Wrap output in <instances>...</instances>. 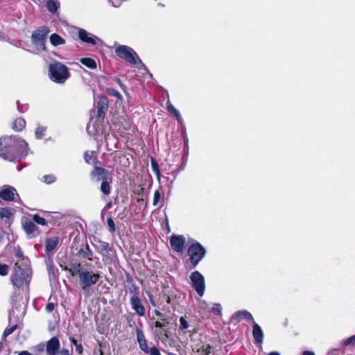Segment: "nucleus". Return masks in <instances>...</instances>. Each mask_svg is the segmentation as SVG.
I'll return each instance as SVG.
<instances>
[{
    "label": "nucleus",
    "instance_id": "nucleus-42",
    "mask_svg": "<svg viewBox=\"0 0 355 355\" xmlns=\"http://www.w3.org/2000/svg\"><path fill=\"white\" fill-rule=\"evenodd\" d=\"M28 109V105L26 103L21 104L17 101V110L19 112L24 113L26 112Z\"/></svg>",
    "mask_w": 355,
    "mask_h": 355
},
{
    "label": "nucleus",
    "instance_id": "nucleus-5",
    "mask_svg": "<svg viewBox=\"0 0 355 355\" xmlns=\"http://www.w3.org/2000/svg\"><path fill=\"white\" fill-rule=\"evenodd\" d=\"M114 52L119 58L131 64H137V61L141 62L136 52L132 48L126 45H119L116 46Z\"/></svg>",
    "mask_w": 355,
    "mask_h": 355
},
{
    "label": "nucleus",
    "instance_id": "nucleus-16",
    "mask_svg": "<svg viewBox=\"0 0 355 355\" xmlns=\"http://www.w3.org/2000/svg\"><path fill=\"white\" fill-rule=\"evenodd\" d=\"M252 324V335L256 344H262L263 340V332L261 327L255 322L253 321Z\"/></svg>",
    "mask_w": 355,
    "mask_h": 355
},
{
    "label": "nucleus",
    "instance_id": "nucleus-30",
    "mask_svg": "<svg viewBox=\"0 0 355 355\" xmlns=\"http://www.w3.org/2000/svg\"><path fill=\"white\" fill-rule=\"evenodd\" d=\"M110 248V245L108 243L105 242V241H98V245H97V250H98V252H99V254H101L103 251L109 250Z\"/></svg>",
    "mask_w": 355,
    "mask_h": 355
},
{
    "label": "nucleus",
    "instance_id": "nucleus-10",
    "mask_svg": "<svg viewBox=\"0 0 355 355\" xmlns=\"http://www.w3.org/2000/svg\"><path fill=\"white\" fill-rule=\"evenodd\" d=\"M130 303L132 310H134L138 315L141 317L145 315V307L142 304L137 293L132 295L130 299Z\"/></svg>",
    "mask_w": 355,
    "mask_h": 355
},
{
    "label": "nucleus",
    "instance_id": "nucleus-24",
    "mask_svg": "<svg viewBox=\"0 0 355 355\" xmlns=\"http://www.w3.org/2000/svg\"><path fill=\"white\" fill-rule=\"evenodd\" d=\"M112 182V178H109V179H107V180H103V181H102L101 182V191L106 195V196H108L110 194V192H111V187H110V183Z\"/></svg>",
    "mask_w": 355,
    "mask_h": 355
},
{
    "label": "nucleus",
    "instance_id": "nucleus-31",
    "mask_svg": "<svg viewBox=\"0 0 355 355\" xmlns=\"http://www.w3.org/2000/svg\"><path fill=\"white\" fill-rule=\"evenodd\" d=\"M45 132H46V128L44 127H42V126L37 127L35 132V137L38 139H42L44 137Z\"/></svg>",
    "mask_w": 355,
    "mask_h": 355
},
{
    "label": "nucleus",
    "instance_id": "nucleus-59",
    "mask_svg": "<svg viewBox=\"0 0 355 355\" xmlns=\"http://www.w3.org/2000/svg\"><path fill=\"white\" fill-rule=\"evenodd\" d=\"M110 3H112V5L114 7H116V8L119 7V5H120V4H119V3H115L114 1H111V0H110Z\"/></svg>",
    "mask_w": 355,
    "mask_h": 355
},
{
    "label": "nucleus",
    "instance_id": "nucleus-32",
    "mask_svg": "<svg viewBox=\"0 0 355 355\" xmlns=\"http://www.w3.org/2000/svg\"><path fill=\"white\" fill-rule=\"evenodd\" d=\"M33 222H35L39 225H45L46 224L45 218L37 215V214L33 215Z\"/></svg>",
    "mask_w": 355,
    "mask_h": 355
},
{
    "label": "nucleus",
    "instance_id": "nucleus-20",
    "mask_svg": "<svg viewBox=\"0 0 355 355\" xmlns=\"http://www.w3.org/2000/svg\"><path fill=\"white\" fill-rule=\"evenodd\" d=\"M59 242V239L57 236H54L46 239L45 250L47 254L52 252L57 247Z\"/></svg>",
    "mask_w": 355,
    "mask_h": 355
},
{
    "label": "nucleus",
    "instance_id": "nucleus-49",
    "mask_svg": "<svg viewBox=\"0 0 355 355\" xmlns=\"http://www.w3.org/2000/svg\"><path fill=\"white\" fill-rule=\"evenodd\" d=\"M36 350L38 352H42L46 350V345L44 343H41L35 347Z\"/></svg>",
    "mask_w": 355,
    "mask_h": 355
},
{
    "label": "nucleus",
    "instance_id": "nucleus-56",
    "mask_svg": "<svg viewBox=\"0 0 355 355\" xmlns=\"http://www.w3.org/2000/svg\"><path fill=\"white\" fill-rule=\"evenodd\" d=\"M155 327L157 328H163V325L161 324V322L159 321H156L155 322Z\"/></svg>",
    "mask_w": 355,
    "mask_h": 355
},
{
    "label": "nucleus",
    "instance_id": "nucleus-57",
    "mask_svg": "<svg viewBox=\"0 0 355 355\" xmlns=\"http://www.w3.org/2000/svg\"><path fill=\"white\" fill-rule=\"evenodd\" d=\"M303 355H315V354L311 351H305L304 352Z\"/></svg>",
    "mask_w": 355,
    "mask_h": 355
},
{
    "label": "nucleus",
    "instance_id": "nucleus-62",
    "mask_svg": "<svg viewBox=\"0 0 355 355\" xmlns=\"http://www.w3.org/2000/svg\"><path fill=\"white\" fill-rule=\"evenodd\" d=\"M62 355H69V352L67 350H63L62 352Z\"/></svg>",
    "mask_w": 355,
    "mask_h": 355
},
{
    "label": "nucleus",
    "instance_id": "nucleus-34",
    "mask_svg": "<svg viewBox=\"0 0 355 355\" xmlns=\"http://www.w3.org/2000/svg\"><path fill=\"white\" fill-rule=\"evenodd\" d=\"M56 178L53 175H45L43 176V182L46 184H52L55 182Z\"/></svg>",
    "mask_w": 355,
    "mask_h": 355
},
{
    "label": "nucleus",
    "instance_id": "nucleus-44",
    "mask_svg": "<svg viewBox=\"0 0 355 355\" xmlns=\"http://www.w3.org/2000/svg\"><path fill=\"white\" fill-rule=\"evenodd\" d=\"M160 200V193L159 191L157 189L154 192L153 195V205L154 206L157 205Z\"/></svg>",
    "mask_w": 355,
    "mask_h": 355
},
{
    "label": "nucleus",
    "instance_id": "nucleus-12",
    "mask_svg": "<svg viewBox=\"0 0 355 355\" xmlns=\"http://www.w3.org/2000/svg\"><path fill=\"white\" fill-rule=\"evenodd\" d=\"M76 29L78 31L79 39L83 42L95 45L96 44V41L98 40L97 37L88 33L85 29L80 28H76Z\"/></svg>",
    "mask_w": 355,
    "mask_h": 355
},
{
    "label": "nucleus",
    "instance_id": "nucleus-26",
    "mask_svg": "<svg viewBox=\"0 0 355 355\" xmlns=\"http://www.w3.org/2000/svg\"><path fill=\"white\" fill-rule=\"evenodd\" d=\"M80 62L87 67L91 69L96 68V63L95 60L90 58H83L80 60Z\"/></svg>",
    "mask_w": 355,
    "mask_h": 355
},
{
    "label": "nucleus",
    "instance_id": "nucleus-60",
    "mask_svg": "<svg viewBox=\"0 0 355 355\" xmlns=\"http://www.w3.org/2000/svg\"><path fill=\"white\" fill-rule=\"evenodd\" d=\"M269 355H280V354L278 352H272Z\"/></svg>",
    "mask_w": 355,
    "mask_h": 355
},
{
    "label": "nucleus",
    "instance_id": "nucleus-33",
    "mask_svg": "<svg viewBox=\"0 0 355 355\" xmlns=\"http://www.w3.org/2000/svg\"><path fill=\"white\" fill-rule=\"evenodd\" d=\"M11 216V212L8 209L3 208L0 209V218L1 219H8Z\"/></svg>",
    "mask_w": 355,
    "mask_h": 355
},
{
    "label": "nucleus",
    "instance_id": "nucleus-38",
    "mask_svg": "<svg viewBox=\"0 0 355 355\" xmlns=\"http://www.w3.org/2000/svg\"><path fill=\"white\" fill-rule=\"evenodd\" d=\"M9 271V266L6 264L0 263V275L6 276L8 275Z\"/></svg>",
    "mask_w": 355,
    "mask_h": 355
},
{
    "label": "nucleus",
    "instance_id": "nucleus-52",
    "mask_svg": "<svg viewBox=\"0 0 355 355\" xmlns=\"http://www.w3.org/2000/svg\"><path fill=\"white\" fill-rule=\"evenodd\" d=\"M83 348L81 345H76V352L78 354H81L83 352Z\"/></svg>",
    "mask_w": 355,
    "mask_h": 355
},
{
    "label": "nucleus",
    "instance_id": "nucleus-15",
    "mask_svg": "<svg viewBox=\"0 0 355 355\" xmlns=\"http://www.w3.org/2000/svg\"><path fill=\"white\" fill-rule=\"evenodd\" d=\"M60 348V341L57 337L51 338L46 344V351L49 355L58 354Z\"/></svg>",
    "mask_w": 355,
    "mask_h": 355
},
{
    "label": "nucleus",
    "instance_id": "nucleus-35",
    "mask_svg": "<svg viewBox=\"0 0 355 355\" xmlns=\"http://www.w3.org/2000/svg\"><path fill=\"white\" fill-rule=\"evenodd\" d=\"M211 311L214 314L216 315H220L222 313L221 305L218 303L214 304V306L211 309Z\"/></svg>",
    "mask_w": 355,
    "mask_h": 355
},
{
    "label": "nucleus",
    "instance_id": "nucleus-43",
    "mask_svg": "<svg viewBox=\"0 0 355 355\" xmlns=\"http://www.w3.org/2000/svg\"><path fill=\"white\" fill-rule=\"evenodd\" d=\"M107 226L110 232H115V224L114 220L111 218H108L107 220Z\"/></svg>",
    "mask_w": 355,
    "mask_h": 355
},
{
    "label": "nucleus",
    "instance_id": "nucleus-39",
    "mask_svg": "<svg viewBox=\"0 0 355 355\" xmlns=\"http://www.w3.org/2000/svg\"><path fill=\"white\" fill-rule=\"evenodd\" d=\"M16 328L17 324H14L12 327H7L3 331V336L6 338L8 336L10 335L11 334H12V332L15 330Z\"/></svg>",
    "mask_w": 355,
    "mask_h": 355
},
{
    "label": "nucleus",
    "instance_id": "nucleus-3",
    "mask_svg": "<svg viewBox=\"0 0 355 355\" xmlns=\"http://www.w3.org/2000/svg\"><path fill=\"white\" fill-rule=\"evenodd\" d=\"M75 273L78 276L81 288L87 293L89 288L96 284L100 279V272L98 270H88L80 264L74 267Z\"/></svg>",
    "mask_w": 355,
    "mask_h": 355
},
{
    "label": "nucleus",
    "instance_id": "nucleus-4",
    "mask_svg": "<svg viewBox=\"0 0 355 355\" xmlns=\"http://www.w3.org/2000/svg\"><path fill=\"white\" fill-rule=\"evenodd\" d=\"M49 78L56 83L63 84L70 77L69 68L58 61H53L49 65Z\"/></svg>",
    "mask_w": 355,
    "mask_h": 355
},
{
    "label": "nucleus",
    "instance_id": "nucleus-48",
    "mask_svg": "<svg viewBox=\"0 0 355 355\" xmlns=\"http://www.w3.org/2000/svg\"><path fill=\"white\" fill-rule=\"evenodd\" d=\"M148 354H149L150 355H160L159 351L155 346H153L150 349L148 348Z\"/></svg>",
    "mask_w": 355,
    "mask_h": 355
},
{
    "label": "nucleus",
    "instance_id": "nucleus-2",
    "mask_svg": "<svg viewBox=\"0 0 355 355\" xmlns=\"http://www.w3.org/2000/svg\"><path fill=\"white\" fill-rule=\"evenodd\" d=\"M31 275V270L29 260L16 262L13 267V272L11 275V282L13 286L21 288L29 283Z\"/></svg>",
    "mask_w": 355,
    "mask_h": 355
},
{
    "label": "nucleus",
    "instance_id": "nucleus-46",
    "mask_svg": "<svg viewBox=\"0 0 355 355\" xmlns=\"http://www.w3.org/2000/svg\"><path fill=\"white\" fill-rule=\"evenodd\" d=\"M151 166L153 168V171L157 175H159V170L157 163L155 162L154 159H151Z\"/></svg>",
    "mask_w": 355,
    "mask_h": 355
},
{
    "label": "nucleus",
    "instance_id": "nucleus-18",
    "mask_svg": "<svg viewBox=\"0 0 355 355\" xmlns=\"http://www.w3.org/2000/svg\"><path fill=\"white\" fill-rule=\"evenodd\" d=\"M232 319L237 322H240L241 320L245 319V320L251 323L253 321H254L253 316L248 311H239L236 312L232 315Z\"/></svg>",
    "mask_w": 355,
    "mask_h": 355
},
{
    "label": "nucleus",
    "instance_id": "nucleus-58",
    "mask_svg": "<svg viewBox=\"0 0 355 355\" xmlns=\"http://www.w3.org/2000/svg\"><path fill=\"white\" fill-rule=\"evenodd\" d=\"M19 355H31L28 352L23 351Z\"/></svg>",
    "mask_w": 355,
    "mask_h": 355
},
{
    "label": "nucleus",
    "instance_id": "nucleus-21",
    "mask_svg": "<svg viewBox=\"0 0 355 355\" xmlns=\"http://www.w3.org/2000/svg\"><path fill=\"white\" fill-rule=\"evenodd\" d=\"M23 228L26 233L31 236H35V232L37 230V227L33 221L27 220L23 224Z\"/></svg>",
    "mask_w": 355,
    "mask_h": 355
},
{
    "label": "nucleus",
    "instance_id": "nucleus-50",
    "mask_svg": "<svg viewBox=\"0 0 355 355\" xmlns=\"http://www.w3.org/2000/svg\"><path fill=\"white\" fill-rule=\"evenodd\" d=\"M55 309V304L53 302H49L46 306V310L48 312H52Z\"/></svg>",
    "mask_w": 355,
    "mask_h": 355
},
{
    "label": "nucleus",
    "instance_id": "nucleus-29",
    "mask_svg": "<svg viewBox=\"0 0 355 355\" xmlns=\"http://www.w3.org/2000/svg\"><path fill=\"white\" fill-rule=\"evenodd\" d=\"M167 110L169 112H171V114H173V115H175V116L176 117L177 120L178 121H181L182 120V116L180 114V112H178V110H176L174 106L171 104V103H168L167 105Z\"/></svg>",
    "mask_w": 355,
    "mask_h": 355
},
{
    "label": "nucleus",
    "instance_id": "nucleus-53",
    "mask_svg": "<svg viewBox=\"0 0 355 355\" xmlns=\"http://www.w3.org/2000/svg\"><path fill=\"white\" fill-rule=\"evenodd\" d=\"M148 295L149 297V300H150V302L152 304V306H155L156 304H155V301L153 299L152 295L151 294H148Z\"/></svg>",
    "mask_w": 355,
    "mask_h": 355
},
{
    "label": "nucleus",
    "instance_id": "nucleus-17",
    "mask_svg": "<svg viewBox=\"0 0 355 355\" xmlns=\"http://www.w3.org/2000/svg\"><path fill=\"white\" fill-rule=\"evenodd\" d=\"M41 3H45V6L47 10L52 15L58 13V10L60 6L58 0H37Z\"/></svg>",
    "mask_w": 355,
    "mask_h": 355
},
{
    "label": "nucleus",
    "instance_id": "nucleus-19",
    "mask_svg": "<svg viewBox=\"0 0 355 355\" xmlns=\"http://www.w3.org/2000/svg\"><path fill=\"white\" fill-rule=\"evenodd\" d=\"M87 131L88 134L97 137L99 135L103 134V130L101 128V125L98 123L94 122L92 123L91 122L87 124Z\"/></svg>",
    "mask_w": 355,
    "mask_h": 355
},
{
    "label": "nucleus",
    "instance_id": "nucleus-25",
    "mask_svg": "<svg viewBox=\"0 0 355 355\" xmlns=\"http://www.w3.org/2000/svg\"><path fill=\"white\" fill-rule=\"evenodd\" d=\"M26 126V121L23 118H17L12 123V128L16 131H21Z\"/></svg>",
    "mask_w": 355,
    "mask_h": 355
},
{
    "label": "nucleus",
    "instance_id": "nucleus-45",
    "mask_svg": "<svg viewBox=\"0 0 355 355\" xmlns=\"http://www.w3.org/2000/svg\"><path fill=\"white\" fill-rule=\"evenodd\" d=\"M16 256L17 258H19V260H17V262H21L24 260H28L27 258L24 257L23 252L19 248H18L17 250Z\"/></svg>",
    "mask_w": 355,
    "mask_h": 355
},
{
    "label": "nucleus",
    "instance_id": "nucleus-22",
    "mask_svg": "<svg viewBox=\"0 0 355 355\" xmlns=\"http://www.w3.org/2000/svg\"><path fill=\"white\" fill-rule=\"evenodd\" d=\"M49 40L51 44L54 46L65 44V40L57 33L51 34L49 37Z\"/></svg>",
    "mask_w": 355,
    "mask_h": 355
},
{
    "label": "nucleus",
    "instance_id": "nucleus-9",
    "mask_svg": "<svg viewBox=\"0 0 355 355\" xmlns=\"http://www.w3.org/2000/svg\"><path fill=\"white\" fill-rule=\"evenodd\" d=\"M170 244L174 251L182 253L185 249L186 239L183 235L173 234L170 238Z\"/></svg>",
    "mask_w": 355,
    "mask_h": 355
},
{
    "label": "nucleus",
    "instance_id": "nucleus-63",
    "mask_svg": "<svg viewBox=\"0 0 355 355\" xmlns=\"http://www.w3.org/2000/svg\"><path fill=\"white\" fill-rule=\"evenodd\" d=\"M71 341L73 344H74L76 346L78 345H77V341L74 339V338H72L71 339Z\"/></svg>",
    "mask_w": 355,
    "mask_h": 355
},
{
    "label": "nucleus",
    "instance_id": "nucleus-54",
    "mask_svg": "<svg viewBox=\"0 0 355 355\" xmlns=\"http://www.w3.org/2000/svg\"><path fill=\"white\" fill-rule=\"evenodd\" d=\"M154 312H155V314L157 316L159 317L161 319H162V318H163L164 315H163V314H162L159 311H158V310H155V311H154Z\"/></svg>",
    "mask_w": 355,
    "mask_h": 355
},
{
    "label": "nucleus",
    "instance_id": "nucleus-40",
    "mask_svg": "<svg viewBox=\"0 0 355 355\" xmlns=\"http://www.w3.org/2000/svg\"><path fill=\"white\" fill-rule=\"evenodd\" d=\"M136 333H137V341L139 343V341H142L146 339L145 336L144 334V332L141 329L137 328L136 329Z\"/></svg>",
    "mask_w": 355,
    "mask_h": 355
},
{
    "label": "nucleus",
    "instance_id": "nucleus-55",
    "mask_svg": "<svg viewBox=\"0 0 355 355\" xmlns=\"http://www.w3.org/2000/svg\"><path fill=\"white\" fill-rule=\"evenodd\" d=\"M161 320H162V322H161V324L163 325V327H165L168 324V322L166 321L165 318H163Z\"/></svg>",
    "mask_w": 355,
    "mask_h": 355
},
{
    "label": "nucleus",
    "instance_id": "nucleus-11",
    "mask_svg": "<svg viewBox=\"0 0 355 355\" xmlns=\"http://www.w3.org/2000/svg\"><path fill=\"white\" fill-rule=\"evenodd\" d=\"M19 197L16 189L8 185H5L0 191V198L6 201H12L15 200V196Z\"/></svg>",
    "mask_w": 355,
    "mask_h": 355
},
{
    "label": "nucleus",
    "instance_id": "nucleus-8",
    "mask_svg": "<svg viewBox=\"0 0 355 355\" xmlns=\"http://www.w3.org/2000/svg\"><path fill=\"white\" fill-rule=\"evenodd\" d=\"M191 284L199 296L202 297L205 291V283L203 275L198 271L191 272L190 276Z\"/></svg>",
    "mask_w": 355,
    "mask_h": 355
},
{
    "label": "nucleus",
    "instance_id": "nucleus-1",
    "mask_svg": "<svg viewBox=\"0 0 355 355\" xmlns=\"http://www.w3.org/2000/svg\"><path fill=\"white\" fill-rule=\"evenodd\" d=\"M29 150L28 143L18 136L0 138V157L4 160L15 162L24 159Z\"/></svg>",
    "mask_w": 355,
    "mask_h": 355
},
{
    "label": "nucleus",
    "instance_id": "nucleus-51",
    "mask_svg": "<svg viewBox=\"0 0 355 355\" xmlns=\"http://www.w3.org/2000/svg\"><path fill=\"white\" fill-rule=\"evenodd\" d=\"M202 355H211V347L207 345L205 348L202 349Z\"/></svg>",
    "mask_w": 355,
    "mask_h": 355
},
{
    "label": "nucleus",
    "instance_id": "nucleus-37",
    "mask_svg": "<svg viewBox=\"0 0 355 355\" xmlns=\"http://www.w3.org/2000/svg\"><path fill=\"white\" fill-rule=\"evenodd\" d=\"M180 328L181 330L187 329L189 327V323L187 320H186V318L184 316H182L180 319Z\"/></svg>",
    "mask_w": 355,
    "mask_h": 355
},
{
    "label": "nucleus",
    "instance_id": "nucleus-64",
    "mask_svg": "<svg viewBox=\"0 0 355 355\" xmlns=\"http://www.w3.org/2000/svg\"><path fill=\"white\" fill-rule=\"evenodd\" d=\"M24 166H25V164H22L21 166H20L19 167L17 168V171H20L22 169V168Z\"/></svg>",
    "mask_w": 355,
    "mask_h": 355
},
{
    "label": "nucleus",
    "instance_id": "nucleus-13",
    "mask_svg": "<svg viewBox=\"0 0 355 355\" xmlns=\"http://www.w3.org/2000/svg\"><path fill=\"white\" fill-rule=\"evenodd\" d=\"M100 254L102 256L103 261L105 265H114L118 261L116 252L112 247Z\"/></svg>",
    "mask_w": 355,
    "mask_h": 355
},
{
    "label": "nucleus",
    "instance_id": "nucleus-6",
    "mask_svg": "<svg viewBox=\"0 0 355 355\" xmlns=\"http://www.w3.org/2000/svg\"><path fill=\"white\" fill-rule=\"evenodd\" d=\"M187 252L193 266L196 267L205 256L206 250L200 243L195 242L189 245Z\"/></svg>",
    "mask_w": 355,
    "mask_h": 355
},
{
    "label": "nucleus",
    "instance_id": "nucleus-36",
    "mask_svg": "<svg viewBox=\"0 0 355 355\" xmlns=\"http://www.w3.org/2000/svg\"><path fill=\"white\" fill-rule=\"evenodd\" d=\"M138 344H139V348L141 351H143L145 354L148 353V347L146 339H145L142 341H139L138 343Z\"/></svg>",
    "mask_w": 355,
    "mask_h": 355
},
{
    "label": "nucleus",
    "instance_id": "nucleus-23",
    "mask_svg": "<svg viewBox=\"0 0 355 355\" xmlns=\"http://www.w3.org/2000/svg\"><path fill=\"white\" fill-rule=\"evenodd\" d=\"M107 108V100L105 97H101L98 102V115L101 116L105 114V111Z\"/></svg>",
    "mask_w": 355,
    "mask_h": 355
},
{
    "label": "nucleus",
    "instance_id": "nucleus-14",
    "mask_svg": "<svg viewBox=\"0 0 355 355\" xmlns=\"http://www.w3.org/2000/svg\"><path fill=\"white\" fill-rule=\"evenodd\" d=\"M108 175V171L98 166H94L90 174L91 178L96 181H103L110 178Z\"/></svg>",
    "mask_w": 355,
    "mask_h": 355
},
{
    "label": "nucleus",
    "instance_id": "nucleus-7",
    "mask_svg": "<svg viewBox=\"0 0 355 355\" xmlns=\"http://www.w3.org/2000/svg\"><path fill=\"white\" fill-rule=\"evenodd\" d=\"M49 32L50 30L47 26H42L33 32L31 36L32 42L38 49L44 50V41Z\"/></svg>",
    "mask_w": 355,
    "mask_h": 355
},
{
    "label": "nucleus",
    "instance_id": "nucleus-28",
    "mask_svg": "<svg viewBox=\"0 0 355 355\" xmlns=\"http://www.w3.org/2000/svg\"><path fill=\"white\" fill-rule=\"evenodd\" d=\"M94 154V151H86L84 153L85 161L89 164H94L96 159V157Z\"/></svg>",
    "mask_w": 355,
    "mask_h": 355
},
{
    "label": "nucleus",
    "instance_id": "nucleus-41",
    "mask_svg": "<svg viewBox=\"0 0 355 355\" xmlns=\"http://www.w3.org/2000/svg\"><path fill=\"white\" fill-rule=\"evenodd\" d=\"M343 345L345 346H354L355 345V335L348 338L347 339H346L344 343H343Z\"/></svg>",
    "mask_w": 355,
    "mask_h": 355
},
{
    "label": "nucleus",
    "instance_id": "nucleus-61",
    "mask_svg": "<svg viewBox=\"0 0 355 355\" xmlns=\"http://www.w3.org/2000/svg\"><path fill=\"white\" fill-rule=\"evenodd\" d=\"M3 236H4L3 232L0 231V242L2 241Z\"/></svg>",
    "mask_w": 355,
    "mask_h": 355
},
{
    "label": "nucleus",
    "instance_id": "nucleus-47",
    "mask_svg": "<svg viewBox=\"0 0 355 355\" xmlns=\"http://www.w3.org/2000/svg\"><path fill=\"white\" fill-rule=\"evenodd\" d=\"M108 93L110 95L115 96L118 99H121V98H122L121 95L119 94V92H117L116 90H115L114 89H109Z\"/></svg>",
    "mask_w": 355,
    "mask_h": 355
},
{
    "label": "nucleus",
    "instance_id": "nucleus-27",
    "mask_svg": "<svg viewBox=\"0 0 355 355\" xmlns=\"http://www.w3.org/2000/svg\"><path fill=\"white\" fill-rule=\"evenodd\" d=\"M78 254L84 258H86L90 261L92 260V256L93 254L92 251L90 250L88 244L86 245L85 249H80L78 250Z\"/></svg>",
    "mask_w": 355,
    "mask_h": 355
}]
</instances>
